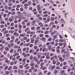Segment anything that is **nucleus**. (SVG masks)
<instances>
[{
	"mask_svg": "<svg viewBox=\"0 0 75 75\" xmlns=\"http://www.w3.org/2000/svg\"><path fill=\"white\" fill-rule=\"evenodd\" d=\"M14 46V44L13 43L8 44L7 47L8 48H11V47H13Z\"/></svg>",
	"mask_w": 75,
	"mask_h": 75,
	"instance_id": "nucleus-1",
	"label": "nucleus"
},
{
	"mask_svg": "<svg viewBox=\"0 0 75 75\" xmlns=\"http://www.w3.org/2000/svg\"><path fill=\"white\" fill-rule=\"evenodd\" d=\"M23 72V71L22 70H21L20 69H18V73L19 74H21Z\"/></svg>",
	"mask_w": 75,
	"mask_h": 75,
	"instance_id": "nucleus-2",
	"label": "nucleus"
},
{
	"mask_svg": "<svg viewBox=\"0 0 75 75\" xmlns=\"http://www.w3.org/2000/svg\"><path fill=\"white\" fill-rule=\"evenodd\" d=\"M11 1L10 0H9L8 1V6H13V3H11Z\"/></svg>",
	"mask_w": 75,
	"mask_h": 75,
	"instance_id": "nucleus-3",
	"label": "nucleus"
},
{
	"mask_svg": "<svg viewBox=\"0 0 75 75\" xmlns=\"http://www.w3.org/2000/svg\"><path fill=\"white\" fill-rule=\"evenodd\" d=\"M36 23V20H33V21L32 22L31 24V25H35V24Z\"/></svg>",
	"mask_w": 75,
	"mask_h": 75,
	"instance_id": "nucleus-4",
	"label": "nucleus"
},
{
	"mask_svg": "<svg viewBox=\"0 0 75 75\" xmlns=\"http://www.w3.org/2000/svg\"><path fill=\"white\" fill-rule=\"evenodd\" d=\"M13 34L14 35H15L16 37H18L19 35V33L17 32H14Z\"/></svg>",
	"mask_w": 75,
	"mask_h": 75,
	"instance_id": "nucleus-5",
	"label": "nucleus"
},
{
	"mask_svg": "<svg viewBox=\"0 0 75 75\" xmlns=\"http://www.w3.org/2000/svg\"><path fill=\"white\" fill-rule=\"evenodd\" d=\"M37 33H42V34H43L44 33V31L41 30H40L37 31Z\"/></svg>",
	"mask_w": 75,
	"mask_h": 75,
	"instance_id": "nucleus-6",
	"label": "nucleus"
},
{
	"mask_svg": "<svg viewBox=\"0 0 75 75\" xmlns=\"http://www.w3.org/2000/svg\"><path fill=\"white\" fill-rule=\"evenodd\" d=\"M55 67H56V66L55 65H54L51 66L50 67L51 70H53L55 68Z\"/></svg>",
	"mask_w": 75,
	"mask_h": 75,
	"instance_id": "nucleus-7",
	"label": "nucleus"
},
{
	"mask_svg": "<svg viewBox=\"0 0 75 75\" xmlns=\"http://www.w3.org/2000/svg\"><path fill=\"white\" fill-rule=\"evenodd\" d=\"M53 73L54 74H58V70L55 69H54V71H53Z\"/></svg>",
	"mask_w": 75,
	"mask_h": 75,
	"instance_id": "nucleus-8",
	"label": "nucleus"
},
{
	"mask_svg": "<svg viewBox=\"0 0 75 75\" xmlns=\"http://www.w3.org/2000/svg\"><path fill=\"white\" fill-rule=\"evenodd\" d=\"M41 40H42V41H44V42H46V41L45 40H46V38L45 37H43L40 39Z\"/></svg>",
	"mask_w": 75,
	"mask_h": 75,
	"instance_id": "nucleus-9",
	"label": "nucleus"
},
{
	"mask_svg": "<svg viewBox=\"0 0 75 75\" xmlns=\"http://www.w3.org/2000/svg\"><path fill=\"white\" fill-rule=\"evenodd\" d=\"M37 8L38 11H40L41 10V8H40V5H38L37 6Z\"/></svg>",
	"mask_w": 75,
	"mask_h": 75,
	"instance_id": "nucleus-10",
	"label": "nucleus"
},
{
	"mask_svg": "<svg viewBox=\"0 0 75 75\" xmlns=\"http://www.w3.org/2000/svg\"><path fill=\"white\" fill-rule=\"evenodd\" d=\"M25 35H26V34L25 33L21 34L20 35V37H24L25 36Z\"/></svg>",
	"mask_w": 75,
	"mask_h": 75,
	"instance_id": "nucleus-11",
	"label": "nucleus"
},
{
	"mask_svg": "<svg viewBox=\"0 0 75 75\" xmlns=\"http://www.w3.org/2000/svg\"><path fill=\"white\" fill-rule=\"evenodd\" d=\"M59 61H60V62H62L64 61V59H62V57L59 58Z\"/></svg>",
	"mask_w": 75,
	"mask_h": 75,
	"instance_id": "nucleus-12",
	"label": "nucleus"
},
{
	"mask_svg": "<svg viewBox=\"0 0 75 75\" xmlns=\"http://www.w3.org/2000/svg\"><path fill=\"white\" fill-rule=\"evenodd\" d=\"M34 52V50L30 49L29 51L30 54H31V53H33Z\"/></svg>",
	"mask_w": 75,
	"mask_h": 75,
	"instance_id": "nucleus-13",
	"label": "nucleus"
},
{
	"mask_svg": "<svg viewBox=\"0 0 75 75\" xmlns=\"http://www.w3.org/2000/svg\"><path fill=\"white\" fill-rule=\"evenodd\" d=\"M18 55H19V53H18V52H17L15 53V54L13 55V56L14 57H15L16 56H18Z\"/></svg>",
	"mask_w": 75,
	"mask_h": 75,
	"instance_id": "nucleus-14",
	"label": "nucleus"
},
{
	"mask_svg": "<svg viewBox=\"0 0 75 75\" xmlns=\"http://www.w3.org/2000/svg\"><path fill=\"white\" fill-rule=\"evenodd\" d=\"M29 30H30V28L28 27H27L25 29V32H27Z\"/></svg>",
	"mask_w": 75,
	"mask_h": 75,
	"instance_id": "nucleus-15",
	"label": "nucleus"
},
{
	"mask_svg": "<svg viewBox=\"0 0 75 75\" xmlns=\"http://www.w3.org/2000/svg\"><path fill=\"white\" fill-rule=\"evenodd\" d=\"M14 48L17 49V48L18 49H19V48H21V47L20 46H18L17 45H15L14 47Z\"/></svg>",
	"mask_w": 75,
	"mask_h": 75,
	"instance_id": "nucleus-16",
	"label": "nucleus"
},
{
	"mask_svg": "<svg viewBox=\"0 0 75 75\" xmlns=\"http://www.w3.org/2000/svg\"><path fill=\"white\" fill-rule=\"evenodd\" d=\"M22 55L24 56V57H27V54H25V53L24 52H23L22 53Z\"/></svg>",
	"mask_w": 75,
	"mask_h": 75,
	"instance_id": "nucleus-17",
	"label": "nucleus"
},
{
	"mask_svg": "<svg viewBox=\"0 0 75 75\" xmlns=\"http://www.w3.org/2000/svg\"><path fill=\"white\" fill-rule=\"evenodd\" d=\"M68 66L67 65L64 66L63 67V69H66L67 68H68Z\"/></svg>",
	"mask_w": 75,
	"mask_h": 75,
	"instance_id": "nucleus-18",
	"label": "nucleus"
},
{
	"mask_svg": "<svg viewBox=\"0 0 75 75\" xmlns=\"http://www.w3.org/2000/svg\"><path fill=\"white\" fill-rule=\"evenodd\" d=\"M30 67H34L35 66V63H31L30 64Z\"/></svg>",
	"mask_w": 75,
	"mask_h": 75,
	"instance_id": "nucleus-19",
	"label": "nucleus"
},
{
	"mask_svg": "<svg viewBox=\"0 0 75 75\" xmlns=\"http://www.w3.org/2000/svg\"><path fill=\"white\" fill-rule=\"evenodd\" d=\"M4 49V46H3L1 48H0V50L1 51V52H3V50Z\"/></svg>",
	"mask_w": 75,
	"mask_h": 75,
	"instance_id": "nucleus-20",
	"label": "nucleus"
},
{
	"mask_svg": "<svg viewBox=\"0 0 75 75\" xmlns=\"http://www.w3.org/2000/svg\"><path fill=\"white\" fill-rule=\"evenodd\" d=\"M61 69V68L59 66H57L56 67V69Z\"/></svg>",
	"mask_w": 75,
	"mask_h": 75,
	"instance_id": "nucleus-21",
	"label": "nucleus"
},
{
	"mask_svg": "<svg viewBox=\"0 0 75 75\" xmlns=\"http://www.w3.org/2000/svg\"><path fill=\"white\" fill-rule=\"evenodd\" d=\"M44 55L46 56V57H47V56H49V55H50V53H45Z\"/></svg>",
	"mask_w": 75,
	"mask_h": 75,
	"instance_id": "nucleus-22",
	"label": "nucleus"
},
{
	"mask_svg": "<svg viewBox=\"0 0 75 75\" xmlns=\"http://www.w3.org/2000/svg\"><path fill=\"white\" fill-rule=\"evenodd\" d=\"M51 45H54V44H55V42L54 41H52L50 42Z\"/></svg>",
	"mask_w": 75,
	"mask_h": 75,
	"instance_id": "nucleus-23",
	"label": "nucleus"
},
{
	"mask_svg": "<svg viewBox=\"0 0 75 75\" xmlns=\"http://www.w3.org/2000/svg\"><path fill=\"white\" fill-rule=\"evenodd\" d=\"M54 58H55V59H56V62H58L59 61L58 60V59H57V56L55 55L54 57Z\"/></svg>",
	"mask_w": 75,
	"mask_h": 75,
	"instance_id": "nucleus-24",
	"label": "nucleus"
},
{
	"mask_svg": "<svg viewBox=\"0 0 75 75\" xmlns=\"http://www.w3.org/2000/svg\"><path fill=\"white\" fill-rule=\"evenodd\" d=\"M5 50L6 51H9V50H10V49L8 47H6Z\"/></svg>",
	"mask_w": 75,
	"mask_h": 75,
	"instance_id": "nucleus-25",
	"label": "nucleus"
},
{
	"mask_svg": "<svg viewBox=\"0 0 75 75\" xmlns=\"http://www.w3.org/2000/svg\"><path fill=\"white\" fill-rule=\"evenodd\" d=\"M8 33V31L7 30H6L4 32V34H7Z\"/></svg>",
	"mask_w": 75,
	"mask_h": 75,
	"instance_id": "nucleus-26",
	"label": "nucleus"
},
{
	"mask_svg": "<svg viewBox=\"0 0 75 75\" xmlns=\"http://www.w3.org/2000/svg\"><path fill=\"white\" fill-rule=\"evenodd\" d=\"M39 41V40H38L37 39L35 40V44H36L37 43H38Z\"/></svg>",
	"mask_w": 75,
	"mask_h": 75,
	"instance_id": "nucleus-27",
	"label": "nucleus"
},
{
	"mask_svg": "<svg viewBox=\"0 0 75 75\" xmlns=\"http://www.w3.org/2000/svg\"><path fill=\"white\" fill-rule=\"evenodd\" d=\"M47 47L48 48L49 50H51V47H52V46H51V45H50L48 46Z\"/></svg>",
	"mask_w": 75,
	"mask_h": 75,
	"instance_id": "nucleus-28",
	"label": "nucleus"
},
{
	"mask_svg": "<svg viewBox=\"0 0 75 75\" xmlns=\"http://www.w3.org/2000/svg\"><path fill=\"white\" fill-rule=\"evenodd\" d=\"M17 13L19 15H20L22 14V13H21V12H20V11H18L17 12Z\"/></svg>",
	"mask_w": 75,
	"mask_h": 75,
	"instance_id": "nucleus-29",
	"label": "nucleus"
},
{
	"mask_svg": "<svg viewBox=\"0 0 75 75\" xmlns=\"http://www.w3.org/2000/svg\"><path fill=\"white\" fill-rule=\"evenodd\" d=\"M28 5L30 6V5H31L32 4V2L31 1H29L28 2Z\"/></svg>",
	"mask_w": 75,
	"mask_h": 75,
	"instance_id": "nucleus-30",
	"label": "nucleus"
},
{
	"mask_svg": "<svg viewBox=\"0 0 75 75\" xmlns=\"http://www.w3.org/2000/svg\"><path fill=\"white\" fill-rule=\"evenodd\" d=\"M48 41H52V38L50 36L48 39Z\"/></svg>",
	"mask_w": 75,
	"mask_h": 75,
	"instance_id": "nucleus-31",
	"label": "nucleus"
},
{
	"mask_svg": "<svg viewBox=\"0 0 75 75\" xmlns=\"http://www.w3.org/2000/svg\"><path fill=\"white\" fill-rule=\"evenodd\" d=\"M35 34V32H33V31H31L30 32V34H31V35H34V34Z\"/></svg>",
	"mask_w": 75,
	"mask_h": 75,
	"instance_id": "nucleus-32",
	"label": "nucleus"
},
{
	"mask_svg": "<svg viewBox=\"0 0 75 75\" xmlns=\"http://www.w3.org/2000/svg\"><path fill=\"white\" fill-rule=\"evenodd\" d=\"M50 16H48V18L47 19V22H49L50 21Z\"/></svg>",
	"mask_w": 75,
	"mask_h": 75,
	"instance_id": "nucleus-33",
	"label": "nucleus"
},
{
	"mask_svg": "<svg viewBox=\"0 0 75 75\" xmlns=\"http://www.w3.org/2000/svg\"><path fill=\"white\" fill-rule=\"evenodd\" d=\"M13 69H18V67H16V66H14L13 67Z\"/></svg>",
	"mask_w": 75,
	"mask_h": 75,
	"instance_id": "nucleus-34",
	"label": "nucleus"
},
{
	"mask_svg": "<svg viewBox=\"0 0 75 75\" xmlns=\"http://www.w3.org/2000/svg\"><path fill=\"white\" fill-rule=\"evenodd\" d=\"M46 58L47 59H50V56H46Z\"/></svg>",
	"mask_w": 75,
	"mask_h": 75,
	"instance_id": "nucleus-35",
	"label": "nucleus"
},
{
	"mask_svg": "<svg viewBox=\"0 0 75 75\" xmlns=\"http://www.w3.org/2000/svg\"><path fill=\"white\" fill-rule=\"evenodd\" d=\"M8 20L10 22H12L13 21V19L11 18H9Z\"/></svg>",
	"mask_w": 75,
	"mask_h": 75,
	"instance_id": "nucleus-36",
	"label": "nucleus"
},
{
	"mask_svg": "<svg viewBox=\"0 0 75 75\" xmlns=\"http://www.w3.org/2000/svg\"><path fill=\"white\" fill-rule=\"evenodd\" d=\"M8 18H4V20L6 21H8Z\"/></svg>",
	"mask_w": 75,
	"mask_h": 75,
	"instance_id": "nucleus-37",
	"label": "nucleus"
},
{
	"mask_svg": "<svg viewBox=\"0 0 75 75\" xmlns=\"http://www.w3.org/2000/svg\"><path fill=\"white\" fill-rule=\"evenodd\" d=\"M18 27L19 29H21L22 28V25H19Z\"/></svg>",
	"mask_w": 75,
	"mask_h": 75,
	"instance_id": "nucleus-38",
	"label": "nucleus"
},
{
	"mask_svg": "<svg viewBox=\"0 0 75 75\" xmlns=\"http://www.w3.org/2000/svg\"><path fill=\"white\" fill-rule=\"evenodd\" d=\"M49 31H47L44 32L45 34H48L49 33Z\"/></svg>",
	"mask_w": 75,
	"mask_h": 75,
	"instance_id": "nucleus-39",
	"label": "nucleus"
},
{
	"mask_svg": "<svg viewBox=\"0 0 75 75\" xmlns=\"http://www.w3.org/2000/svg\"><path fill=\"white\" fill-rule=\"evenodd\" d=\"M10 57V54L8 53L6 55V57L7 58H9Z\"/></svg>",
	"mask_w": 75,
	"mask_h": 75,
	"instance_id": "nucleus-40",
	"label": "nucleus"
},
{
	"mask_svg": "<svg viewBox=\"0 0 75 75\" xmlns=\"http://www.w3.org/2000/svg\"><path fill=\"white\" fill-rule=\"evenodd\" d=\"M22 19V18H20V19H18V23H20V22H21V21Z\"/></svg>",
	"mask_w": 75,
	"mask_h": 75,
	"instance_id": "nucleus-41",
	"label": "nucleus"
},
{
	"mask_svg": "<svg viewBox=\"0 0 75 75\" xmlns=\"http://www.w3.org/2000/svg\"><path fill=\"white\" fill-rule=\"evenodd\" d=\"M3 54H4V55H6V54H7V52L6 51H4L3 52Z\"/></svg>",
	"mask_w": 75,
	"mask_h": 75,
	"instance_id": "nucleus-42",
	"label": "nucleus"
},
{
	"mask_svg": "<svg viewBox=\"0 0 75 75\" xmlns=\"http://www.w3.org/2000/svg\"><path fill=\"white\" fill-rule=\"evenodd\" d=\"M59 46H62L63 45V43L62 42H60L59 43Z\"/></svg>",
	"mask_w": 75,
	"mask_h": 75,
	"instance_id": "nucleus-43",
	"label": "nucleus"
},
{
	"mask_svg": "<svg viewBox=\"0 0 75 75\" xmlns=\"http://www.w3.org/2000/svg\"><path fill=\"white\" fill-rule=\"evenodd\" d=\"M38 59H41V55H38Z\"/></svg>",
	"mask_w": 75,
	"mask_h": 75,
	"instance_id": "nucleus-44",
	"label": "nucleus"
},
{
	"mask_svg": "<svg viewBox=\"0 0 75 75\" xmlns=\"http://www.w3.org/2000/svg\"><path fill=\"white\" fill-rule=\"evenodd\" d=\"M4 25H1L0 26V27L1 28H4Z\"/></svg>",
	"mask_w": 75,
	"mask_h": 75,
	"instance_id": "nucleus-45",
	"label": "nucleus"
},
{
	"mask_svg": "<svg viewBox=\"0 0 75 75\" xmlns=\"http://www.w3.org/2000/svg\"><path fill=\"white\" fill-rule=\"evenodd\" d=\"M4 8L5 10H7L8 9V6H7V5H6L4 7Z\"/></svg>",
	"mask_w": 75,
	"mask_h": 75,
	"instance_id": "nucleus-46",
	"label": "nucleus"
},
{
	"mask_svg": "<svg viewBox=\"0 0 75 75\" xmlns=\"http://www.w3.org/2000/svg\"><path fill=\"white\" fill-rule=\"evenodd\" d=\"M21 51V49L20 48L18 49L17 50V52H20Z\"/></svg>",
	"mask_w": 75,
	"mask_h": 75,
	"instance_id": "nucleus-47",
	"label": "nucleus"
},
{
	"mask_svg": "<svg viewBox=\"0 0 75 75\" xmlns=\"http://www.w3.org/2000/svg\"><path fill=\"white\" fill-rule=\"evenodd\" d=\"M52 64H54V65H55L56 64V61H55V60H53L52 62Z\"/></svg>",
	"mask_w": 75,
	"mask_h": 75,
	"instance_id": "nucleus-48",
	"label": "nucleus"
},
{
	"mask_svg": "<svg viewBox=\"0 0 75 75\" xmlns=\"http://www.w3.org/2000/svg\"><path fill=\"white\" fill-rule=\"evenodd\" d=\"M6 30H7L6 28H4L2 29V31H3H3H6Z\"/></svg>",
	"mask_w": 75,
	"mask_h": 75,
	"instance_id": "nucleus-49",
	"label": "nucleus"
},
{
	"mask_svg": "<svg viewBox=\"0 0 75 75\" xmlns=\"http://www.w3.org/2000/svg\"><path fill=\"white\" fill-rule=\"evenodd\" d=\"M37 69H35L33 70V72L35 73V72H37Z\"/></svg>",
	"mask_w": 75,
	"mask_h": 75,
	"instance_id": "nucleus-50",
	"label": "nucleus"
},
{
	"mask_svg": "<svg viewBox=\"0 0 75 75\" xmlns=\"http://www.w3.org/2000/svg\"><path fill=\"white\" fill-rule=\"evenodd\" d=\"M47 50V48H44L42 50V52H44L45 51V50Z\"/></svg>",
	"mask_w": 75,
	"mask_h": 75,
	"instance_id": "nucleus-51",
	"label": "nucleus"
},
{
	"mask_svg": "<svg viewBox=\"0 0 75 75\" xmlns=\"http://www.w3.org/2000/svg\"><path fill=\"white\" fill-rule=\"evenodd\" d=\"M37 57H33V60H34V61H36V60H37Z\"/></svg>",
	"mask_w": 75,
	"mask_h": 75,
	"instance_id": "nucleus-52",
	"label": "nucleus"
},
{
	"mask_svg": "<svg viewBox=\"0 0 75 75\" xmlns=\"http://www.w3.org/2000/svg\"><path fill=\"white\" fill-rule=\"evenodd\" d=\"M8 66H6L4 67V69L5 70H6L8 69Z\"/></svg>",
	"mask_w": 75,
	"mask_h": 75,
	"instance_id": "nucleus-53",
	"label": "nucleus"
},
{
	"mask_svg": "<svg viewBox=\"0 0 75 75\" xmlns=\"http://www.w3.org/2000/svg\"><path fill=\"white\" fill-rule=\"evenodd\" d=\"M13 51H14V49H11L10 51V53H11V54H12Z\"/></svg>",
	"mask_w": 75,
	"mask_h": 75,
	"instance_id": "nucleus-54",
	"label": "nucleus"
},
{
	"mask_svg": "<svg viewBox=\"0 0 75 75\" xmlns=\"http://www.w3.org/2000/svg\"><path fill=\"white\" fill-rule=\"evenodd\" d=\"M35 30V27L33 26L31 28V30Z\"/></svg>",
	"mask_w": 75,
	"mask_h": 75,
	"instance_id": "nucleus-55",
	"label": "nucleus"
},
{
	"mask_svg": "<svg viewBox=\"0 0 75 75\" xmlns=\"http://www.w3.org/2000/svg\"><path fill=\"white\" fill-rule=\"evenodd\" d=\"M66 56H67L66 55V54H64L62 55V57L64 58H65V57H66Z\"/></svg>",
	"mask_w": 75,
	"mask_h": 75,
	"instance_id": "nucleus-56",
	"label": "nucleus"
},
{
	"mask_svg": "<svg viewBox=\"0 0 75 75\" xmlns=\"http://www.w3.org/2000/svg\"><path fill=\"white\" fill-rule=\"evenodd\" d=\"M51 74V72L50 71L48 72L47 74V75H50Z\"/></svg>",
	"mask_w": 75,
	"mask_h": 75,
	"instance_id": "nucleus-57",
	"label": "nucleus"
},
{
	"mask_svg": "<svg viewBox=\"0 0 75 75\" xmlns=\"http://www.w3.org/2000/svg\"><path fill=\"white\" fill-rule=\"evenodd\" d=\"M18 32L20 34H21V33H22V30H21V29H20V30H18Z\"/></svg>",
	"mask_w": 75,
	"mask_h": 75,
	"instance_id": "nucleus-58",
	"label": "nucleus"
},
{
	"mask_svg": "<svg viewBox=\"0 0 75 75\" xmlns=\"http://www.w3.org/2000/svg\"><path fill=\"white\" fill-rule=\"evenodd\" d=\"M28 5L27 4V3H26L24 4V6L25 7H28Z\"/></svg>",
	"mask_w": 75,
	"mask_h": 75,
	"instance_id": "nucleus-59",
	"label": "nucleus"
},
{
	"mask_svg": "<svg viewBox=\"0 0 75 75\" xmlns=\"http://www.w3.org/2000/svg\"><path fill=\"white\" fill-rule=\"evenodd\" d=\"M34 50H37V48H38V46H35L34 47Z\"/></svg>",
	"mask_w": 75,
	"mask_h": 75,
	"instance_id": "nucleus-60",
	"label": "nucleus"
},
{
	"mask_svg": "<svg viewBox=\"0 0 75 75\" xmlns=\"http://www.w3.org/2000/svg\"><path fill=\"white\" fill-rule=\"evenodd\" d=\"M75 69V68L74 67H73L71 68V70L72 71H74Z\"/></svg>",
	"mask_w": 75,
	"mask_h": 75,
	"instance_id": "nucleus-61",
	"label": "nucleus"
},
{
	"mask_svg": "<svg viewBox=\"0 0 75 75\" xmlns=\"http://www.w3.org/2000/svg\"><path fill=\"white\" fill-rule=\"evenodd\" d=\"M9 71H6L5 73L6 74V75H9Z\"/></svg>",
	"mask_w": 75,
	"mask_h": 75,
	"instance_id": "nucleus-62",
	"label": "nucleus"
},
{
	"mask_svg": "<svg viewBox=\"0 0 75 75\" xmlns=\"http://www.w3.org/2000/svg\"><path fill=\"white\" fill-rule=\"evenodd\" d=\"M45 36L46 38H48V37H49V35H45Z\"/></svg>",
	"mask_w": 75,
	"mask_h": 75,
	"instance_id": "nucleus-63",
	"label": "nucleus"
},
{
	"mask_svg": "<svg viewBox=\"0 0 75 75\" xmlns=\"http://www.w3.org/2000/svg\"><path fill=\"white\" fill-rule=\"evenodd\" d=\"M42 75V72H40L38 74V75Z\"/></svg>",
	"mask_w": 75,
	"mask_h": 75,
	"instance_id": "nucleus-64",
	"label": "nucleus"
}]
</instances>
